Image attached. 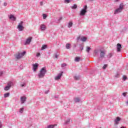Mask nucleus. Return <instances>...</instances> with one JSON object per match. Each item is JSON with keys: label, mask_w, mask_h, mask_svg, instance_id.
<instances>
[{"label": "nucleus", "mask_w": 128, "mask_h": 128, "mask_svg": "<svg viewBox=\"0 0 128 128\" xmlns=\"http://www.w3.org/2000/svg\"><path fill=\"white\" fill-rule=\"evenodd\" d=\"M95 56H98L100 54V58H104L106 56V51L102 50H96L94 51Z\"/></svg>", "instance_id": "f257e3e1"}, {"label": "nucleus", "mask_w": 128, "mask_h": 128, "mask_svg": "<svg viewBox=\"0 0 128 128\" xmlns=\"http://www.w3.org/2000/svg\"><path fill=\"white\" fill-rule=\"evenodd\" d=\"M46 74V69L45 67H44L42 68H41L39 74H38V78H44Z\"/></svg>", "instance_id": "f03ea898"}, {"label": "nucleus", "mask_w": 128, "mask_h": 128, "mask_svg": "<svg viewBox=\"0 0 128 128\" xmlns=\"http://www.w3.org/2000/svg\"><path fill=\"white\" fill-rule=\"evenodd\" d=\"M124 3H121L119 6V8L115 10L114 14H118L122 12L124 10Z\"/></svg>", "instance_id": "7ed1b4c3"}, {"label": "nucleus", "mask_w": 128, "mask_h": 128, "mask_svg": "<svg viewBox=\"0 0 128 128\" xmlns=\"http://www.w3.org/2000/svg\"><path fill=\"white\" fill-rule=\"evenodd\" d=\"M17 28L19 32H22V30H24V22L21 21L20 23H18Z\"/></svg>", "instance_id": "20e7f679"}, {"label": "nucleus", "mask_w": 128, "mask_h": 128, "mask_svg": "<svg viewBox=\"0 0 128 128\" xmlns=\"http://www.w3.org/2000/svg\"><path fill=\"white\" fill-rule=\"evenodd\" d=\"M86 10H88V6L86 5L84 8L82 9L80 11V16H85L87 12Z\"/></svg>", "instance_id": "39448f33"}, {"label": "nucleus", "mask_w": 128, "mask_h": 128, "mask_svg": "<svg viewBox=\"0 0 128 128\" xmlns=\"http://www.w3.org/2000/svg\"><path fill=\"white\" fill-rule=\"evenodd\" d=\"M26 54V51L23 52H22L20 53L18 52L17 54H16L15 58L17 60H20Z\"/></svg>", "instance_id": "423d86ee"}, {"label": "nucleus", "mask_w": 128, "mask_h": 128, "mask_svg": "<svg viewBox=\"0 0 128 128\" xmlns=\"http://www.w3.org/2000/svg\"><path fill=\"white\" fill-rule=\"evenodd\" d=\"M12 86H14V82H8L7 84V86L4 88V90H10V88H12Z\"/></svg>", "instance_id": "0eeeda50"}, {"label": "nucleus", "mask_w": 128, "mask_h": 128, "mask_svg": "<svg viewBox=\"0 0 128 128\" xmlns=\"http://www.w3.org/2000/svg\"><path fill=\"white\" fill-rule=\"evenodd\" d=\"M32 37H29L26 40V41L24 44H25V46H26V44H30V42H32Z\"/></svg>", "instance_id": "6e6552de"}, {"label": "nucleus", "mask_w": 128, "mask_h": 128, "mask_svg": "<svg viewBox=\"0 0 128 128\" xmlns=\"http://www.w3.org/2000/svg\"><path fill=\"white\" fill-rule=\"evenodd\" d=\"M62 74H64L63 72H62L58 74V75L55 77V80H60V78H62Z\"/></svg>", "instance_id": "1a4fd4ad"}, {"label": "nucleus", "mask_w": 128, "mask_h": 128, "mask_svg": "<svg viewBox=\"0 0 128 128\" xmlns=\"http://www.w3.org/2000/svg\"><path fill=\"white\" fill-rule=\"evenodd\" d=\"M20 102H21V104H24V102H26V96H22L20 98Z\"/></svg>", "instance_id": "9d476101"}, {"label": "nucleus", "mask_w": 128, "mask_h": 128, "mask_svg": "<svg viewBox=\"0 0 128 128\" xmlns=\"http://www.w3.org/2000/svg\"><path fill=\"white\" fill-rule=\"evenodd\" d=\"M114 124H120V118L116 117V118L114 120Z\"/></svg>", "instance_id": "9b49d317"}, {"label": "nucleus", "mask_w": 128, "mask_h": 128, "mask_svg": "<svg viewBox=\"0 0 128 128\" xmlns=\"http://www.w3.org/2000/svg\"><path fill=\"white\" fill-rule=\"evenodd\" d=\"M122 48V44H118L116 45V49H117V52H120V49Z\"/></svg>", "instance_id": "f8f14e48"}, {"label": "nucleus", "mask_w": 128, "mask_h": 128, "mask_svg": "<svg viewBox=\"0 0 128 128\" xmlns=\"http://www.w3.org/2000/svg\"><path fill=\"white\" fill-rule=\"evenodd\" d=\"M38 68V64H33V70L36 72V70Z\"/></svg>", "instance_id": "ddd939ff"}, {"label": "nucleus", "mask_w": 128, "mask_h": 128, "mask_svg": "<svg viewBox=\"0 0 128 128\" xmlns=\"http://www.w3.org/2000/svg\"><path fill=\"white\" fill-rule=\"evenodd\" d=\"M40 28L42 30H46V25L42 24L40 25Z\"/></svg>", "instance_id": "4468645a"}, {"label": "nucleus", "mask_w": 128, "mask_h": 128, "mask_svg": "<svg viewBox=\"0 0 128 128\" xmlns=\"http://www.w3.org/2000/svg\"><path fill=\"white\" fill-rule=\"evenodd\" d=\"M9 18L10 20H14H14H16V17H14V15H12V14H10V16Z\"/></svg>", "instance_id": "2eb2a0df"}, {"label": "nucleus", "mask_w": 128, "mask_h": 128, "mask_svg": "<svg viewBox=\"0 0 128 128\" xmlns=\"http://www.w3.org/2000/svg\"><path fill=\"white\" fill-rule=\"evenodd\" d=\"M74 102H80V99L78 98H74Z\"/></svg>", "instance_id": "dca6fc26"}, {"label": "nucleus", "mask_w": 128, "mask_h": 128, "mask_svg": "<svg viewBox=\"0 0 128 128\" xmlns=\"http://www.w3.org/2000/svg\"><path fill=\"white\" fill-rule=\"evenodd\" d=\"M80 50H78V52H82V50H84V44H80Z\"/></svg>", "instance_id": "f3484780"}, {"label": "nucleus", "mask_w": 128, "mask_h": 128, "mask_svg": "<svg viewBox=\"0 0 128 128\" xmlns=\"http://www.w3.org/2000/svg\"><path fill=\"white\" fill-rule=\"evenodd\" d=\"M90 50H92V48L90 46H86V52H88V54H90Z\"/></svg>", "instance_id": "a211bd4d"}, {"label": "nucleus", "mask_w": 128, "mask_h": 128, "mask_svg": "<svg viewBox=\"0 0 128 128\" xmlns=\"http://www.w3.org/2000/svg\"><path fill=\"white\" fill-rule=\"evenodd\" d=\"M86 40H88V38L86 37H82L80 38V40L82 42H86Z\"/></svg>", "instance_id": "6ab92c4d"}, {"label": "nucleus", "mask_w": 128, "mask_h": 128, "mask_svg": "<svg viewBox=\"0 0 128 128\" xmlns=\"http://www.w3.org/2000/svg\"><path fill=\"white\" fill-rule=\"evenodd\" d=\"M70 119L68 118L65 122L64 124H70Z\"/></svg>", "instance_id": "aec40b11"}, {"label": "nucleus", "mask_w": 128, "mask_h": 128, "mask_svg": "<svg viewBox=\"0 0 128 128\" xmlns=\"http://www.w3.org/2000/svg\"><path fill=\"white\" fill-rule=\"evenodd\" d=\"M66 48H67V50H70V44H66Z\"/></svg>", "instance_id": "412c9836"}, {"label": "nucleus", "mask_w": 128, "mask_h": 128, "mask_svg": "<svg viewBox=\"0 0 128 128\" xmlns=\"http://www.w3.org/2000/svg\"><path fill=\"white\" fill-rule=\"evenodd\" d=\"M78 8V6H76V4H74L73 5V6H72V10H76V8Z\"/></svg>", "instance_id": "4be33fe9"}, {"label": "nucleus", "mask_w": 128, "mask_h": 128, "mask_svg": "<svg viewBox=\"0 0 128 128\" xmlns=\"http://www.w3.org/2000/svg\"><path fill=\"white\" fill-rule=\"evenodd\" d=\"M10 96V93H6L4 94V98H8Z\"/></svg>", "instance_id": "5701e85b"}, {"label": "nucleus", "mask_w": 128, "mask_h": 128, "mask_svg": "<svg viewBox=\"0 0 128 128\" xmlns=\"http://www.w3.org/2000/svg\"><path fill=\"white\" fill-rule=\"evenodd\" d=\"M126 80H128V77H126V76H123L122 80H124V81Z\"/></svg>", "instance_id": "b1692460"}, {"label": "nucleus", "mask_w": 128, "mask_h": 128, "mask_svg": "<svg viewBox=\"0 0 128 128\" xmlns=\"http://www.w3.org/2000/svg\"><path fill=\"white\" fill-rule=\"evenodd\" d=\"M72 22H70L68 24V28H72Z\"/></svg>", "instance_id": "393cba45"}, {"label": "nucleus", "mask_w": 128, "mask_h": 128, "mask_svg": "<svg viewBox=\"0 0 128 128\" xmlns=\"http://www.w3.org/2000/svg\"><path fill=\"white\" fill-rule=\"evenodd\" d=\"M74 79L76 80H80V76H74Z\"/></svg>", "instance_id": "a878e982"}, {"label": "nucleus", "mask_w": 128, "mask_h": 128, "mask_svg": "<svg viewBox=\"0 0 128 128\" xmlns=\"http://www.w3.org/2000/svg\"><path fill=\"white\" fill-rule=\"evenodd\" d=\"M80 58L79 57H76L74 59L75 62H80Z\"/></svg>", "instance_id": "bb28decb"}, {"label": "nucleus", "mask_w": 128, "mask_h": 128, "mask_svg": "<svg viewBox=\"0 0 128 128\" xmlns=\"http://www.w3.org/2000/svg\"><path fill=\"white\" fill-rule=\"evenodd\" d=\"M46 45H43L41 50H46Z\"/></svg>", "instance_id": "cd10ccee"}, {"label": "nucleus", "mask_w": 128, "mask_h": 128, "mask_svg": "<svg viewBox=\"0 0 128 128\" xmlns=\"http://www.w3.org/2000/svg\"><path fill=\"white\" fill-rule=\"evenodd\" d=\"M115 78H120V74L119 73H116L115 76H114Z\"/></svg>", "instance_id": "c85d7f7f"}, {"label": "nucleus", "mask_w": 128, "mask_h": 128, "mask_svg": "<svg viewBox=\"0 0 128 128\" xmlns=\"http://www.w3.org/2000/svg\"><path fill=\"white\" fill-rule=\"evenodd\" d=\"M54 128V125H49L47 126V128Z\"/></svg>", "instance_id": "c756f323"}, {"label": "nucleus", "mask_w": 128, "mask_h": 128, "mask_svg": "<svg viewBox=\"0 0 128 128\" xmlns=\"http://www.w3.org/2000/svg\"><path fill=\"white\" fill-rule=\"evenodd\" d=\"M106 68H108V64H104L102 67V68L103 70H106Z\"/></svg>", "instance_id": "7c9ffc66"}, {"label": "nucleus", "mask_w": 128, "mask_h": 128, "mask_svg": "<svg viewBox=\"0 0 128 128\" xmlns=\"http://www.w3.org/2000/svg\"><path fill=\"white\" fill-rule=\"evenodd\" d=\"M67 64H61L62 68H64V66H66Z\"/></svg>", "instance_id": "2f4dec72"}, {"label": "nucleus", "mask_w": 128, "mask_h": 128, "mask_svg": "<svg viewBox=\"0 0 128 128\" xmlns=\"http://www.w3.org/2000/svg\"><path fill=\"white\" fill-rule=\"evenodd\" d=\"M42 16H43L44 20H46V17H47L48 16H46V14H42Z\"/></svg>", "instance_id": "473e14b6"}, {"label": "nucleus", "mask_w": 128, "mask_h": 128, "mask_svg": "<svg viewBox=\"0 0 128 128\" xmlns=\"http://www.w3.org/2000/svg\"><path fill=\"white\" fill-rule=\"evenodd\" d=\"M70 0H64V2L66 3V4H70Z\"/></svg>", "instance_id": "72a5a7b5"}, {"label": "nucleus", "mask_w": 128, "mask_h": 128, "mask_svg": "<svg viewBox=\"0 0 128 128\" xmlns=\"http://www.w3.org/2000/svg\"><path fill=\"white\" fill-rule=\"evenodd\" d=\"M107 56H108V58H111V57L112 56V53H110V54H109Z\"/></svg>", "instance_id": "f704fd0d"}, {"label": "nucleus", "mask_w": 128, "mask_h": 128, "mask_svg": "<svg viewBox=\"0 0 128 128\" xmlns=\"http://www.w3.org/2000/svg\"><path fill=\"white\" fill-rule=\"evenodd\" d=\"M23 112H24V108H22L20 109V112L21 114H22Z\"/></svg>", "instance_id": "c9c22d12"}, {"label": "nucleus", "mask_w": 128, "mask_h": 128, "mask_svg": "<svg viewBox=\"0 0 128 128\" xmlns=\"http://www.w3.org/2000/svg\"><path fill=\"white\" fill-rule=\"evenodd\" d=\"M4 74V72L3 71H0V78Z\"/></svg>", "instance_id": "e433bc0d"}, {"label": "nucleus", "mask_w": 128, "mask_h": 128, "mask_svg": "<svg viewBox=\"0 0 128 128\" xmlns=\"http://www.w3.org/2000/svg\"><path fill=\"white\" fill-rule=\"evenodd\" d=\"M36 56H37L38 58V56H40V53H37V54H36Z\"/></svg>", "instance_id": "4c0bfd02"}, {"label": "nucleus", "mask_w": 128, "mask_h": 128, "mask_svg": "<svg viewBox=\"0 0 128 128\" xmlns=\"http://www.w3.org/2000/svg\"><path fill=\"white\" fill-rule=\"evenodd\" d=\"M126 94H128V92H124L122 94L124 96H126Z\"/></svg>", "instance_id": "58836bf2"}, {"label": "nucleus", "mask_w": 128, "mask_h": 128, "mask_svg": "<svg viewBox=\"0 0 128 128\" xmlns=\"http://www.w3.org/2000/svg\"><path fill=\"white\" fill-rule=\"evenodd\" d=\"M76 40H77L78 42V40H80V36H78V37L77 38Z\"/></svg>", "instance_id": "ea45409f"}, {"label": "nucleus", "mask_w": 128, "mask_h": 128, "mask_svg": "<svg viewBox=\"0 0 128 128\" xmlns=\"http://www.w3.org/2000/svg\"><path fill=\"white\" fill-rule=\"evenodd\" d=\"M21 86H26V84L24 83L23 84H21Z\"/></svg>", "instance_id": "a19ab883"}, {"label": "nucleus", "mask_w": 128, "mask_h": 128, "mask_svg": "<svg viewBox=\"0 0 128 128\" xmlns=\"http://www.w3.org/2000/svg\"><path fill=\"white\" fill-rule=\"evenodd\" d=\"M54 56H55L56 58H58V55L55 54Z\"/></svg>", "instance_id": "79ce46f5"}, {"label": "nucleus", "mask_w": 128, "mask_h": 128, "mask_svg": "<svg viewBox=\"0 0 128 128\" xmlns=\"http://www.w3.org/2000/svg\"><path fill=\"white\" fill-rule=\"evenodd\" d=\"M48 92H50V90H49L45 92V94H48Z\"/></svg>", "instance_id": "37998d69"}, {"label": "nucleus", "mask_w": 128, "mask_h": 128, "mask_svg": "<svg viewBox=\"0 0 128 128\" xmlns=\"http://www.w3.org/2000/svg\"><path fill=\"white\" fill-rule=\"evenodd\" d=\"M2 128V122H0V128Z\"/></svg>", "instance_id": "c03bdc74"}, {"label": "nucleus", "mask_w": 128, "mask_h": 128, "mask_svg": "<svg viewBox=\"0 0 128 128\" xmlns=\"http://www.w3.org/2000/svg\"><path fill=\"white\" fill-rule=\"evenodd\" d=\"M8 4H6V2H4V6H7Z\"/></svg>", "instance_id": "a18cd8bd"}, {"label": "nucleus", "mask_w": 128, "mask_h": 128, "mask_svg": "<svg viewBox=\"0 0 128 128\" xmlns=\"http://www.w3.org/2000/svg\"><path fill=\"white\" fill-rule=\"evenodd\" d=\"M62 20V17H60L58 19V20Z\"/></svg>", "instance_id": "49530a36"}, {"label": "nucleus", "mask_w": 128, "mask_h": 128, "mask_svg": "<svg viewBox=\"0 0 128 128\" xmlns=\"http://www.w3.org/2000/svg\"><path fill=\"white\" fill-rule=\"evenodd\" d=\"M42 4H44V2H40V6H42Z\"/></svg>", "instance_id": "de8ad7c7"}, {"label": "nucleus", "mask_w": 128, "mask_h": 128, "mask_svg": "<svg viewBox=\"0 0 128 128\" xmlns=\"http://www.w3.org/2000/svg\"><path fill=\"white\" fill-rule=\"evenodd\" d=\"M118 0H114V2H118Z\"/></svg>", "instance_id": "09e8293b"}, {"label": "nucleus", "mask_w": 128, "mask_h": 128, "mask_svg": "<svg viewBox=\"0 0 128 128\" xmlns=\"http://www.w3.org/2000/svg\"><path fill=\"white\" fill-rule=\"evenodd\" d=\"M120 128H126L124 126H121Z\"/></svg>", "instance_id": "8fccbe9b"}, {"label": "nucleus", "mask_w": 128, "mask_h": 128, "mask_svg": "<svg viewBox=\"0 0 128 128\" xmlns=\"http://www.w3.org/2000/svg\"><path fill=\"white\" fill-rule=\"evenodd\" d=\"M90 0V2H92V0Z\"/></svg>", "instance_id": "3c124183"}, {"label": "nucleus", "mask_w": 128, "mask_h": 128, "mask_svg": "<svg viewBox=\"0 0 128 128\" xmlns=\"http://www.w3.org/2000/svg\"><path fill=\"white\" fill-rule=\"evenodd\" d=\"M72 0H70V2H72Z\"/></svg>", "instance_id": "603ef678"}]
</instances>
